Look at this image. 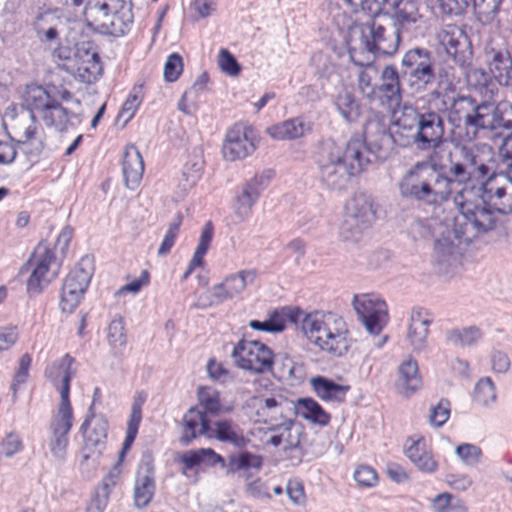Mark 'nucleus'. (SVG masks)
Wrapping results in <instances>:
<instances>
[{"label": "nucleus", "instance_id": "nucleus-1", "mask_svg": "<svg viewBox=\"0 0 512 512\" xmlns=\"http://www.w3.org/2000/svg\"><path fill=\"white\" fill-rule=\"evenodd\" d=\"M451 88H433L439 91L441 98H436L442 113H448L451 124L464 121L465 133L461 134L463 142H472L480 130L493 131L503 129L512 134V103L495 104L490 101L478 102L470 96H450L447 91ZM457 133V131H453Z\"/></svg>", "mask_w": 512, "mask_h": 512}, {"label": "nucleus", "instance_id": "nucleus-2", "mask_svg": "<svg viewBox=\"0 0 512 512\" xmlns=\"http://www.w3.org/2000/svg\"><path fill=\"white\" fill-rule=\"evenodd\" d=\"M439 91H430L427 105L415 107L404 104L393 113L394 130L391 136L401 146L413 144L420 151L439 148L444 142L445 122L436 98Z\"/></svg>", "mask_w": 512, "mask_h": 512}, {"label": "nucleus", "instance_id": "nucleus-3", "mask_svg": "<svg viewBox=\"0 0 512 512\" xmlns=\"http://www.w3.org/2000/svg\"><path fill=\"white\" fill-rule=\"evenodd\" d=\"M371 156L365 141L358 136L351 137L345 144L323 139L316 155L319 181L329 190H344L352 177L366 170Z\"/></svg>", "mask_w": 512, "mask_h": 512}, {"label": "nucleus", "instance_id": "nucleus-4", "mask_svg": "<svg viewBox=\"0 0 512 512\" xmlns=\"http://www.w3.org/2000/svg\"><path fill=\"white\" fill-rule=\"evenodd\" d=\"M453 179L444 166L432 157L413 164L401 177L398 188L400 195L421 206L438 208L453 194Z\"/></svg>", "mask_w": 512, "mask_h": 512}, {"label": "nucleus", "instance_id": "nucleus-5", "mask_svg": "<svg viewBox=\"0 0 512 512\" xmlns=\"http://www.w3.org/2000/svg\"><path fill=\"white\" fill-rule=\"evenodd\" d=\"M450 142L453 148L448 151L446 162L448 172L452 176L454 184L468 185L472 178L478 182V186L491 177H498L500 173V156L487 144H467L458 133H452Z\"/></svg>", "mask_w": 512, "mask_h": 512}, {"label": "nucleus", "instance_id": "nucleus-6", "mask_svg": "<svg viewBox=\"0 0 512 512\" xmlns=\"http://www.w3.org/2000/svg\"><path fill=\"white\" fill-rule=\"evenodd\" d=\"M298 322L301 323V329L307 339L320 350L334 356H341L347 352L348 329L341 316L331 312H303Z\"/></svg>", "mask_w": 512, "mask_h": 512}, {"label": "nucleus", "instance_id": "nucleus-7", "mask_svg": "<svg viewBox=\"0 0 512 512\" xmlns=\"http://www.w3.org/2000/svg\"><path fill=\"white\" fill-rule=\"evenodd\" d=\"M401 76L416 93L435 88H451L453 79L448 70L436 71L435 59L426 48L415 47L405 52L401 60Z\"/></svg>", "mask_w": 512, "mask_h": 512}, {"label": "nucleus", "instance_id": "nucleus-8", "mask_svg": "<svg viewBox=\"0 0 512 512\" xmlns=\"http://www.w3.org/2000/svg\"><path fill=\"white\" fill-rule=\"evenodd\" d=\"M475 186H463L453 196L454 204L457 206L460 216L455 218L454 225L456 233L464 241L472 242L481 234L493 230L498 222V214L488 204L474 203Z\"/></svg>", "mask_w": 512, "mask_h": 512}, {"label": "nucleus", "instance_id": "nucleus-9", "mask_svg": "<svg viewBox=\"0 0 512 512\" xmlns=\"http://www.w3.org/2000/svg\"><path fill=\"white\" fill-rule=\"evenodd\" d=\"M132 0H90L85 8L89 25L102 34H126L133 24Z\"/></svg>", "mask_w": 512, "mask_h": 512}, {"label": "nucleus", "instance_id": "nucleus-10", "mask_svg": "<svg viewBox=\"0 0 512 512\" xmlns=\"http://www.w3.org/2000/svg\"><path fill=\"white\" fill-rule=\"evenodd\" d=\"M295 402L282 394H273L269 397L253 396L246 402L244 408L250 418L256 422L277 423L295 415Z\"/></svg>", "mask_w": 512, "mask_h": 512}, {"label": "nucleus", "instance_id": "nucleus-11", "mask_svg": "<svg viewBox=\"0 0 512 512\" xmlns=\"http://www.w3.org/2000/svg\"><path fill=\"white\" fill-rule=\"evenodd\" d=\"M231 356L239 368L257 374L270 372L274 363L272 350L255 340H240L234 346Z\"/></svg>", "mask_w": 512, "mask_h": 512}, {"label": "nucleus", "instance_id": "nucleus-12", "mask_svg": "<svg viewBox=\"0 0 512 512\" xmlns=\"http://www.w3.org/2000/svg\"><path fill=\"white\" fill-rule=\"evenodd\" d=\"M108 422L102 415H95L92 406L88 409V415L80 427L84 437L82 448L83 462L91 461V466L96 467L106 447Z\"/></svg>", "mask_w": 512, "mask_h": 512}, {"label": "nucleus", "instance_id": "nucleus-13", "mask_svg": "<svg viewBox=\"0 0 512 512\" xmlns=\"http://www.w3.org/2000/svg\"><path fill=\"white\" fill-rule=\"evenodd\" d=\"M92 275V261L89 257H83L64 280L59 304L63 312L72 313L79 305Z\"/></svg>", "mask_w": 512, "mask_h": 512}, {"label": "nucleus", "instance_id": "nucleus-14", "mask_svg": "<svg viewBox=\"0 0 512 512\" xmlns=\"http://www.w3.org/2000/svg\"><path fill=\"white\" fill-rule=\"evenodd\" d=\"M352 305L367 332L378 336L389 321L386 302L377 294L365 293L355 295Z\"/></svg>", "mask_w": 512, "mask_h": 512}, {"label": "nucleus", "instance_id": "nucleus-15", "mask_svg": "<svg viewBox=\"0 0 512 512\" xmlns=\"http://www.w3.org/2000/svg\"><path fill=\"white\" fill-rule=\"evenodd\" d=\"M29 262L34 268L27 281V290L31 294H39L58 276L60 262L45 243L37 245Z\"/></svg>", "mask_w": 512, "mask_h": 512}, {"label": "nucleus", "instance_id": "nucleus-16", "mask_svg": "<svg viewBox=\"0 0 512 512\" xmlns=\"http://www.w3.org/2000/svg\"><path fill=\"white\" fill-rule=\"evenodd\" d=\"M74 358L65 354L60 360L53 362L45 369V376L51 381L60 394V403L54 415L74 417L70 402V382L76 371L72 367Z\"/></svg>", "mask_w": 512, "mask_h": 512}, {"label": "nucleus", "instance_id": "nucleus-17", "mask_svg": "<svg viewBox=\"0 0 512 512\" xmlns=\"http://www.w3.org/2000/svg\"><path fill=\"white\" fill-rule=\"evenodd\" d=\"M456 232L455 225L452 229L446 228L434 244L433 262L441 273L458 266L466 247L471 243L464 241Z\"/></svg>", "mask_w": 512, "mask_h": 512}, {"label": "nucleus", "instance_id": "nucleus-18", "mask_svg": "<svg viewBox=\"0 0 512 512\" xmlns=\"http://www.w3.org/2000/svg\"><path fill=\"white\" fill-rule=\"evenodd\" d=\"M437 41L440 49L455 65L461 68L470 65L472 46L463 29L456 25H446L437 33Z\"/></svg>", "mask_w": 512, "mask_h": 512}, {"label": "nucleus", "instance_id": "nucleus-19", "mask_svg": "<svg viewBox=\"0 0 512 512\" xmlns=\"http://www.w3.org/2000/svg\"><path fill=\"white\" fill-rule=\"evenodd\" d=\"M362 41L369 52L394 55L401 41L400 29L393 24L381 25L375 21L361 30Z\"/></svg>", "mask_w": 512, "mask_h": 512}, {"label": "nucleus", "instance_id": "nucleus-20", "mask_svg": "<svg viewBox=\"0 0 512 512\" xmlns=\"http://www.w3.org/2000/svg\"><path fill=\"white\" fill-rule=\"evenodd\" d=\"M258 277L256 269H243L229 274L222 282L215 284L208 292L207 303L212 306L239 296L249 285H253Z\"/></svg>", "mask_w": 512, "mask_h": 512}, {"label": "nucleus", "instance_id": "nucleus-21", "mask_svg": "<svg viewBox=\"0 0 512 512\" xmlns=\"http://www.w3.org/2000/svg\"><path fill=\"white\" fill-rule=\"evenodd\" d=\"M256 149L255 135L252 128L244 124H235L226 134L222 147L225 159L235 161L251 155Z\"/></svg>", "mask_w": 512, "mask_h": 512}, {"label": "nucleus", "instance_id": "nucleus-22", "mask_svg": "<svg viewBox=\"0 0 512 512\" xmlns=\"http://www.w3.org/2000/svg\"><path fill=\"white\" fill-rule=\"evenodd\" d=\"M274 173L272 170H265L247 181L241 192L236 196L234 213L240 221L246 220L252 213V207L257 202L261 192L268 186Z\"/></svg>", "mask_w": 512, "mask_h": 512}, {"label": "nucleus", "instance_id": "nucleus-23", "mask_svg": "<svg viewBox=\"0 0 512 512\" xmlns=\"http://www.w3.org/2000/svg\"><path fill=\"white\" fill-rule=\"evenodd\" d=\"M485 61L490 73L501 86L512 87V54L505 48L487 45L484 50Z\"/></svg>", "mask_w": 512, "mask_h": 512}, {"label": "nucleus", "instance_id": "nucleus-24", "mask_svg": "<svg viewBox=\"0 0 512 512\" xmlns=\"http://www.w3.org/2000/svg\"><path fill=\"white\" fill-rule=\"evenodd\" d=\"M156 491L155 469L151 461H141L136 473L133 500L138 509L147 507Z\"/></svg>", "mask_w": 512, "mask_h": 512}, {"label": "nucleus", "instance_id": "nucleus-25", "mask_svg": "<svg viewBox=\"0 0 512 512\" xmlns=\"http://www.w3.org/2000/svg\"><path fill=\"white\" fill-rule=\"evenodd\" d=\"M74 417L53 415L49 424L48 446L53 457L63 461L67 455L68 434L73 426Z\"/></svg>", "mask_w": 512, "mask_h": 512}, {"label": "nucleus", "instance_id": "nucleus-26", "mask_svg": "<svg viewBox=\"0 0 512 512\" xmlns=\"http://www.w3.org/2000/svg\"><path fill=\"white\" fill-rule=\"evenodd\" d=\"M401 70L395 65H386L380 75L378 84V103L383 106H392L400 103L402 99V85L400 81Z\"/></svg>", "mask_w": 512, "mask_h": 512}, {"label": "nucleus", "instance_id": "nucleus-27", "mask_svg": "<svg viewBox=\"0 0 512 512\" xmlns=\"http://www.w3.org/2000/svg\"><path fill=\"white\" fill-rule=\"evenodd\" d=\"M433 322L431 313L425 309H414L411 313L407 339L415 352H421L427 344L429 326Z\"/></svg>", "mask_w": 512, "mask_h": 512}, {"label": "nucleus", "instance_id": "nucleus-28", "mask_svg": "<svg viewBox=\"0 0 512 512\" xmlns=\"http://www.w3.org/2000/svg\"><path fill=\"white\" fill-rule=\"evenodd\" d=\"M378 205L372 195L357 192L346 204V215L372 226L377 218Z\"/></svg>", "mask_w": 512, "mask_h": 512}, {"label": "nucleus", "instance_id": "nucleus-29", "mask_svg": "<svg viewBox=\"0 0 512 512\" xmlns=\"http://www.w3.org/2000/svg\"><path fill=\"white\" fill-rule=\"evenodd\" d=\"M211 431L209 420L205 413L196 408H190L183 416L182 435L180 442L189 445L192 440Z\"/></svg>", "mask_w": 512, "mask_h": 512}, {"label": "nucleus", "instance_id": "nucleus-30", "mask_svg": "<svg viewBox=\"0 0 512 512\" xmlns=\"http://www.w3.org/2000/svg\"><path fill=\"white\" fill-rule=\"evenodd\" d=\"M268 134L277 140H294L312 132V123L299 116L285 120L267 129Z\"/></svg>", "mask_w": 512, "mask_h": 512}, {"label": "nucleus", "instance_id": "nucleus-31", "mask_svg": "<svg viewBox=\"0 0 512 512\" xmlns=\"http://www.w3.org/2000/svg\"><path fill=\"white\" fill-rule=\"evenodd\" d=\"M303 311L290 309L274 310L270 313L269 318L264 321L251 320L249 326L254 330L264 332H281L286 327V321L289 319L291 322L298 323Z\"/></svg>", "mask_w": 512, "mask_h": 512}, {"label": "nucleus", "instance_id": "nucleus-32", "mask_svg": "<svg viewBox=\"0 0 512 512\" xmlns=\"http://www.w3.org/2000/svg\"><path fill=\"white\" fill-rule=\"evenodd\" d=\"M333 105L336 110L347 123H355L362 115L363 107L355 96V94L348 88H342L333 97Z\"/></svg>", "mask_w": 512, "mask_h": 512}, {"label": "nucleus", "instance_id": "nucleus-33", "mask_svg": "<svg viewBox=\"0 0 512 512\" xmlns=\"http://www.w3.org/2000/svg\"><path fill=\"white\" fill-rule=\"evenodd\" d=\"M47 126L54 127L58 131L67 130L81 120L75 113L69 112L57 100L53 102L39 115Z\"/></svg>", "mask_w": 512, "mask_h": 512}, {"label": "nucleus", "instance_id": "nucleus-34", "mask_svg": "<svg viewBox=\"0 0 512 512\" xmlns=\"http://www.w3.org/2000/svg\"><path fill=\"white\" fill-rule=\"evenodd\" d=\"M122 170L126 187L136 189L143 176L144 161L135 147L131 146L125 150Z\"/></svg>", "mask_w": 512, "mask_h": 512}, {"label": "nucleus", "instance_id": "nucleus-35", "mask_svg": "<svg viewBox=\"0 0 512 512\" xmlns=\"http://www.w3.org/2000/svg\"><path fill=\"white\" fill-rule=\"evenodd\" d=\"M511 185L512 183L506 175L491 177L480 186L475 187V195L480 196L484 203L493 208Z\"/></svg>", "mask_w": 512, "mask_h": 512}, {"label": "nucleus", "instance_id": "nucleus-36", "mask_svg": "<svg viewBox=\"0 0 512 512\" xmlns=\"http://www.w3.org/2000/svg\"><path fill=\"white\" fill-rule=\"evenodd\" d=\"M421 385L417 361L412 358L403 361L398 368L397 388L400 393L409 396L420 389Z\"/></svg>", "mask_w": 512, "mask_h": 512}, {"label": "nucleus", "instance_id": "nucleus-37", "mask_svg": "<svg viewBox=\"0 0 512 512\" xmlns=\"http://www.w3.org/2000/svg\"><path fill=\"white\" fill-rule=\"evenodd\" d=\"M445 229L437 217L416 218L410 223L408 234L414 241H425L440 235Z\"/></svg>", "mask_w": 512, "mask_h": 512}, {"label": "nucleus", "instance_id": "nucleus-38", "mask_svg": "<svg viewBox=\"0 0 512 512\" xmlns=\"http://www.w3.org/2000/svg\"><path fill=\"white\" fill-rule=\"evenodd\" d=\"M311 385L316 395L323 401L343 402L350 386L341 385L323 376L311 379Z\"/></svg>", "mask_w": 512, "mask_h": 512}, {"label": "nucleus", "instance_id": "nucleus-39", "mask_svg": "<svg viewBox=\"0 0 512 512\" xmlns=\"http://www.w3.org/2000/svg\"><path fill=\"white\" fill-rule=\"evenodd\" d=\"M295 415L309 420L314 424L326 426L329 424L331 416L322 406L312 398H301L295 402Z\"/></svg>", "mask_w": 512, "mask_h": 512}, {"label": "nucleus", "instance_id": "nucleus-40", "mask_svg": "<svg viewBox=\"0 0 512 512\" xmlns=\"http://www.w3.org/2000/svg\"><path fill=\"white\" fill-rule=\"evenodd\" d=\"M55 100L41 86L30 85L24 94V106L22 111H27L35 115H40Z\"/></svg>", "mask_w": 512, "mask_h": 512}, {"label": "nucleus", "instance_id": "nucleus-41", "mask_svg": "<svg viewBox=\"0 0 512 512\" xmlns=\"http://www.w3.org/2000/svg\"><path fill=\"white\" fill-rule=\"evenodd\" d=\"M215 437L222 442L233 444L235 447L243 448L248 439L243 435L242 429L231 420H219L215 422Z\"/></svg>", "mask_w": 512, "mask_h": 512}, {"label": "nucleus", "instance_id": "nucleus-42", "mask_svg": "<svg viewBox=\"0 0 512 512\" xmlns=\"http://www.w3.org/2000/svg\"><path fill=\"white\" fill-rule=\"evenodd\" d=\"M378 71L373 65L362 69L357 78V87L361 95L371 103L378 102Z\"/></svg>", "mask_w": 512, "mask_h": 512}, {"label": "nucleus", "instance_id": "nucleus-43", "mask_svg": "<svg viewBox=\"0 0 512 512\" xmlns=\"http://www.w3.org/2000/svg\"><path fill=\"white\" fill-rule=\"evenodd\" d=\"M11 127L14 133L19 137V142H27L34 139L37 126L36 118L30 112L22 111L12 120Z\"/></svg>", "mask_w": 512, "mask_h": 512}, {"label": "nucleus", "instance_id": "nucleus-44", "mask_svg": "<svg viewBox=\"0 0 512 512\" xmlns=\"http://www.w3.org/2000/svg\"><path fill=\"white\" fill-rule=\"evenodd\" d=\"M75 67L76 77L83 83L95 82L102 74L103 70L98 53L96 54V57L83 60L79 62V64L75 65Z\"/></svg>", "mask_w": 512, "mask_h": 512}, {"label": "nucleus", "instance_id": "nucleus-45", "mask_svg": "<svg viewBox=\"0 0 512 512\" xmlns=\"http://www.w3.org/2000/svg\"><path fill=\"white\" fill-rule=\"evenodd\" d=\"M482 336L477 327H467L462 329H452L447 331V341L458 347H465L475 344Z\"/></svg>", "mask_w": 512, "mask_h": 512}, {"label": "nucleus", "instance_id": "nucleus-46", "mask_svg": "<svg viewBox=\"0 0 512 512\" xmlns=\"http://www.w3.org/2000/svg\"><path fill=\"white\" fill-rule=\"evenodd\" d=\"M262 466V458L250 452H242L238 455H231L227 462V474H233L242 469L255 468L259 470Z\"/></svg>", "mask_w": 512, "mask_h": 512}, {"label": "nucleus", "instance_id": "nucleus-47", "mask_svg": "<svg viewBox=\"0 0 512 512\" xmlns=\"http://www.w3.org/2000/svg\"><path fill=\"white\" fill-rule=\"evenodd\" d=\"M371 225L345 215L340 227V237L346 242H358Z\"/></svg>", "mask_w": 512, "mask_h": 512}, {"label": "nucleus", "instance_id": "nucleus-48", "mask_svg": "<svg viewBox=\"0 0 512 512\" xmlns=\"http://www.w3.org/2000/svg\"><path fill=\"white\" fill-rule=\"evenodd\" d=\"M393 6L395 18L402 26L416 23L420 19L416 2L413 0H395Z\"/></svg>", "mask_w": 512, "mask_h": 512}, {"label": "nucleus", "instance_id": "nucleus-49", "mask_svg": "<svg viewBox=\"0 0 512 512\" xmlns=\"http://www.w3.org/2000/svg\"><path fill=\"white\" fill-rule=\"evenodd\" d=\"M495 386L490 377L480 379L474 389V400L482 406H489L496 401Z\"/></svg>", "mask_w": 512, "mask_h": 512}, {"label": "nucleus", "instance_id": "nucleus-50", "mask_svg": "<svg viewBox=\"0 0 512 512\" xmlns=\"http://www.w3.org/2000/svg\"><path fill=\"white\" fill-rule=\"evenodd\" d=\"M213 232V225L210 221H208L202 229L199 238V243L197 245L193 258L191 259V268H195L203 264V258L209 249L210 243L213 238Z\"/></svg>", "mask_w": 512, "mask_h": 512}, {"label": "nucleus", "instance_id": "nucleus-51", "mask_svg": "<svg viewBox=\"0 0 512 512\" xmlns=\"http://www.w3.org/2000/svg\"><path fill=\"white\" fill-rule=\"evenodd\" d=\"M121 475L120 463L118 462L103 478L101 484L96 489L93 497L106 503L109 501L111 491L116 486Z\"/></svg>", "mask_w": 512, "mask_h": 512}, {"label": "nucleus", "instance_id": "nucleus-52", "mask_svg": "<svg viewBox=\"0 0 512 512\" xmlns=\"http://www.w3.org/2000/svg\"><path fill=\"white\" fill-rule=\"evenodd\" d=\"M198 399L203 412L217 415L221 409L219 393L211 387H201L198 390Z\"/></svg>", "mask_w": 512, "mask_h": 512}, {"label": "nucleus", "instance_id": "nucleus-53", "mask_svg": "<svg viewBox=\"0 0 512 512\" xmlns=\"http://www.w3.org/2000/svg\"><path fill=\"white\" fill-rule=\"evenodd\" d=\"M502 0H473V8L483 24L491 23L499 11Z\"/></svg>", "mask_w": 512, "mask_h": 512}, {"label": "nucleus", "instance_id": "nucleus-54", "mask_svg": "<svg viewBox=\"0 0 512 512\" xmlns=\"http://www.w3.org/2000/svg\"><path fill=\"white\" fill-rule=\"evenodd\" d=\"M108 342L113 349H120L126 346L127 336L124 320L121 317H115L108 326Z\"/></svg>", "mask_w": 512, "mask_h": 512}, {"label": "nucleus", "instance_id": "nucleus-55", "mask_svg": "<svg viewBox=\"0 0 512 512\" xmlns=\"http://www.w3.org/2000/svg\"><path fill=\"white\" fill-rule=\"evenodd\" d=\"M143 95L142 85H135L130 91L119 113V116L126 117V122L134 116L143 100Z\"/></svg>", "mask_w": 512, "mask_h": 512}, {"label": "nucleus", "instance_id": "nucleus-56", "mask_svg": "<svg viewBox=\"0 0 512 512\" xmlns=\"http://www.w3.org/2000/svg\"><path fill=\"white\" fill-rule=\"evenodd\" d=\"M183 216L181 213H177L172 222H170L168 229L166 231V234L164 236V239L158 249V255L159 256H165L167 255L171 248L173 247L175 240L177 238L180 226L182 224Z\"/></svg>", "mask_w": 512, "mask_h": 512}, {"label": "nucleus", "instance_id": "nucleus-57", "mask_svg": "<svg viewBox=\"0 0 512 512\" xmlns=\"http://www.w3.org/2000/svg\"><path fill=\"white\" fill-rule=\"evenodd\" d=\"M500 173L509 177L512 183V135L508 133L499 147Z\"/></svg>", "mask_w": 512, "mask_h": 512}, {"label": "nucleus", "instance_id": "nucleus-58", "mask_svg": "<svg viewBox=\"0 0 512 512\" xmlns=\"http://www.w3.org/2000/svg\"><path fill=\"white\" fill-rule=\"evenodd\" d=\"M293 428L294 421L291 417L280 423L273 424L270 427V430L273 432H279L287 447L292 448L298 446L299 444L298 436H293L292 434Z\"/></svg>", "mask_w": 512, "mask_h": 512}, {"label": "nucleus", "instance_id": "nucleus-59", "mask_svg": "<svg viewBox=\"0 0 512 512\" xmlns=\"http://www.w3.org/2000/svg\"><path fill=\"white\" fill-rule=\"evenodd\" d=\"M183 71L182 57L177 54H171L164 65V78L167 82L176 81Z\"/></svg>", "mask_w": 512, "mask_h": 512}, {"label": "nucleus", "instance_id": "nucleus-60", "mask_svg": "<svg viewBox=\"0 0 512 512\" xmlns=\"http://www.w3.org/2000/svg\"><path fill=\"white\" fill-rule=\"evenodd\" d=\"M456 454L465 464L475 465L480 461L482 451L476 445L464 443L457 446Z\"/></svg>", "mask_w": 512, "mask_h": 512}, {"label": "nucleus", "instance_id": "nucleus-61", "mask_svg": "<svg viewBox=\"0 0 512 512\" xmlns=\"http://www.w3.org/2000/svg\"><path fill=\"white\" fill-rule=\"evenodd\" d=\"M203 169V161L197 159L193 162H188L183 170L182 176L184 178L185 183L183 187L185 189L193 187L196 182L199 180L201 171Z\"/></svg>", "mask_w": 512, "mask_h": 512}, {"label": "nucleus", "instance_id": "nucleus-62", "mask_svg": "<svg viewBox=\"0 0 512 512\" xmlns=\"http://www.w3.org/2000/svg\"><path fill=\"white\" fill-rule=\"evenodd\" d=\"M312 63L317 69V74L322 78L329 79L335 73V65L329 57L321 52L312 56Z\"/></svg>", "mask_w": 512, "mask_h": 512}, {"label": "nucleus", "instance_id": "nucleus-63", "mask_svg": "<svg viewBox=\"0 0 512 512\" xmlns=\"http://www.w3.org/2000/svg\"><path fill=\"white\" fill-rule=\"evenodd\" d=\"M218 63L220 68L231 76L240 73L241 67L236 58L226 49H221L219 53Z\"/></svg>", "mask_w": 512, "mask_h": 512}, {"label": "nucleus", "instance_id": "nucleus-64", "mask_svg": "<svg viewBox=\"0 0 512 512\" xmlns=\"http://www.w3.org/2000/svg\"><path fill=\"white\" fill-rule=\"evenodd\" d=\"M354 479L362 486L371 487L377 483L378 476L372 467L361 465L355 470Z\"/></svg>", "mask_w": 512, "mask_h": 512}]
</instances>
